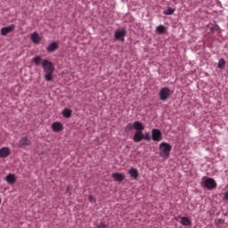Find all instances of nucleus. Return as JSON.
Listing matches in <instances>:
<instances>
[{"mask_svg":"<svg viewBox=\"0 0 228 228\" xmlns=\"http://www.w3.org/2000/svg\"><path fill=\"white\" fill-rule=\"evenodd\" d=\"M159 156L164 159H168L170 158V152H172V145L168 142H162L159 144Z\"/></svg>","mask_w":228,"mask_h":228,"instance_id":"nucleus-1","label":"nucleus"},{"mask_svg":"<svg viewBox=\"0 0 228 228\" xmlns=\"http://www.w3.org/2000/svg\"><path fill=\"white\" fill-rule=\"evenodd\" d=\"M172 94H174V91H172V89H170L169 87H162L159 92V96L160 101H163V102H165L166 101H168L170 97H172Z\"/></svg>","mask_w":228,"mask_h":228,"instance_id":"nucleus-2","label":"nucleus"},{"mask_svg":"<svg viewBox=\"0 0 228 228\" xmlns=\"http://www.w3.org/2000/svg\"><path fill=\"white\" fill-rule=\"evenodd\" d=\"M151 140H153V142H161L163 140V134H161V130L156 128L152 129Z\"/></svg>","mask_w":228,"mask_h":228,"instance_id":"nucleus-3","label":"nucleus"},{"mask_svg":"<svg viewBox=\"0 0 228 228\" xmlns=\"http://www.w3.org/2000/svg\"><path fill=\"white\" fill-rule=\"evenodd\" d=\"M204 186L207 188V190H215L216 188L217 183L216 181L214 180V178H206L204 181Z\"/></svg>","mask_w":228,"mask_h":228,"instance_id":"nucleus-4","label":"nucleus"},{"mask_svg":"<svg viewBox=\"0 0 228 228\" xmlns=\"http://www.w3.org/2000/svg\"><path fill=\"white\" fill-rule=\"evenodd\" d=\"M42 67L44 72H54V65L47 60L43 61Z\"/></svg>","mask_w":228,"mask_h":228,"instance_id":"nucleus-5","label":"nucleus"},{"mask_svg":"<svg viewBox=\"0 0 228 228\" xmlns=\"http://www.w3.org/2000/svg\"><path fill=\"white\" fill-rule=\"evenodd\" d=\"M126 31L125 28L118 29L116 30L114 37L116 40H121V42H125L124 37H126Z\"/></svg>","mask_w":228,"mask_h":228,"instance_id":"nucleus-6","label":"nucleus"},{"mask_svg":"<svg viewBox=\"0 0 228 228\" xmlns=\"http://www.w3.org/2000/svg\"><path fill=\"white\" fill-rule=\"evenodd\" d=\"M13 29H15V25L12 24L8 27L2 28L0 30V34L2 35V37H6V35H8V33H12Z\"/></svg>","mask_w":228,"mask_h":228,"instance_id":"nucleus-7","label":"nucleus"},{"mask_svg":"<svg viewBox=\"0 0 228 228\" xmlns=\"http://www.w3.org/2000/svg\"><path fill=\"white\" fill-rule=\"evenodd\" d=\"M133 140L135 143H139L143 140V132L136 131L133 136Z\"/></svg>","mask_w":228,"mask_h":228,"instance_id":"nucleus-8","label":"nucleus"},{"mask_svg":"<svg viewBox=\"0 0 228 228\" xmlns=\"http://www.w3.org/2000/svg\"><path fill=\"white\" fill-rule=\"evenodd\" d=\"M52 129L54 133H60V131L63 130V125L60 122H53L52 124Z\"/></svg>","mask_w":228,"mask_h":228,"instance_id":"nucleus-9","label":"nucleus"},{"mask_svg":"<svg viewBox=\"0 0 228 228\" xmlns=\"http://www.w3.org/2000/svg\"><path fill=\"white\" fill-rule=\"evenodd\" d=\"M58 47H60L58 43L56 41H53L50 45H48V46L46 47V51L48 53H54V51H56V49H58Z\"/></svg>","mask_w":228,"mask_h":228,"instance_id":"nucleus-10","label":"nucleus"},{"mask_svg":"<svg viewBox=\"0 0 228 228\" xmlns=\"http://www.w3.org/2000/svg\"><path fill=\"white\" fill-rule=\"evenodd\" d=\"M112 178L117 182V183H122L124 179H126V176L122 173H113L112 174Z\"/></svg>","mask_w":228,"mask_h":228,"instance_id":"nucleus-11","label":"nucleus"},{"mask_svg":"<svg viewBox=\"0 0 228 228\" xmlns=\"http://www.w3.org/2000/svg\"><path fill=\"white\" fill-rule=\"evenodd\" d=\"M30 40H32L33 44H40L42 37H40V35L37 34V32H34L30 36Z\"/></svg>","mask_w":228,"mask_h":228,"instance_id":"nucleus-12","label":"nucleus"},{"mask_svg":"<svg viewBox=\"0 0 228 228\" xmlns=\"http://www.w3.org/2000/svg\"><path fill=\"white\" fill-rule=\"evenodd\" d=\"M127 174H129L132 179H138V176L140 175V174L138 173V169H136L135 167H131L128 170Z\"/></svg>","mask_w":228,"mask_h":228,"instance_id":"nucleus-13","label":"nucleus"},{"mask_svg":"<svg viewBox=\"0 0 228 228\" xmlns=\"http://www.w3.org/2000/svg\"><path fill=\"white\" fill-rule=\"evenodd\" d=\"M10 156V148L3 147L0 149V158H8Z\"/></svg>","mask_w":228,"mask_h":228,"instance_id":"nucleus-14","label":"nucleus"},{"mask_svg":"<svg viewBox=\"0 0 228 228\" xmlns=\"http://www.w3.org/2000/svg\"><path fill=\"white\" fill-rule=\"evenodd\" d=\"M134 129H135V131L142 132L143 129H145V126H143V123H142L140 121H134Z\"/></svg>","mask_w":228,"mask_h":228,"instance_id":"nucleus-15","label":"nucleus"},{"mask_svg":"<svg viewBox=\"0 0 228 228\" xmlns=\"http://www.w3.org/2000/svg\"><path fill=\"white\" fill-rule=\"evenodd\" d=\"M20 147H26V145H31V140L28 137H21L20 139Z\"/></svg>","mask_w":228,"mask_h":228,"instance_id":"nucleus-16","label":"nucleus"},{"mask_svg":"<svg viewBox=\"0 0 228 228\" xmlns=\"http://www.w3.org/2000/svg\"><path fill=\"white\" fill-rule=\"evenodd\" d=\"M5 181L7 183H9L10 184H13V183H15V181H17V177H15V175L13 174H9L6 177H5Z\"/></svg>","mask_w":228,"mask_h":228,"instance_id":"nucleus-17","label":"nucleus"},{"mask_svg":"<svg viewBox=\"0 0 228 228\" xmlns=\"http://www.w3.org/2000/svg\"><path fill=\"white\" fill-rule=\"evenodd\" d=\"M62 116L64 117V118H70V117H72V110L67 108L63 109Z\"/></svg>","mask_w":228,"mask_h":228,"instance_id":"nucleus-18","label":"nucleus"},{"mask_svg":"<svg viewBox=\"0 0 228 228\" xmlns=\"http://www.w3.org/2000/svg\"><path fill=\"white\" fill-rule=\"evenodd\" d=\"M181 219L180 224H182V225H191V221L190 220V218L183 216V217H179Z\"/></svg>","mask_w":228,"mask_h":228,"instance_id":"nucleus-19","label":"nucleus"},{"mask_svg":"<svg viewBox=\"0 0 228 228\" xmlns=\"http://www.w3.org/2000/svg\"><path fill=\"white\" fill-rule=\"evenodd\" d=\"M156 31L157 33H159V35H163L167 31V27H165L164 25H159L156 28Z\"/></svg>","mask_w":228,"mask_h":228,"instance_id":"nucleus-20","label":"nucleus"},{"mask_svg":"<svg viewBox=\"0 0 228 228\" xmlns=\"http://www.w3.org/2000/svg\"><path fill=\"white\" fill-rule=\"evenodd\" d=\"M174 12H175V9L172 7H167L163 11L164 15H174Z\"/></svg>","mask_w":228,"mask_h":228,"instance_id":"nucleus-21","label":"nucleus"},{"mask_svg":"<svg viewBox=\"0 0 228 228\" xmlns=\"http://www.w3.org/2000/svg\"><path fill=\"white\" fill-rule=\"evenodd\" d=\"M54 71H48V72H45V81H53V73Z\"/></svg>","mask_w":228,"mask_h":228,"instance_id":"nucleus-22","label":"nucleus"},{"mask_svg":"<svg viewBox=\"0 0 228 228\" xmlns=\"http://www.w3.org/2000/svg\"><path fill=\"white\" fill-rule=\"evenodd\" d=\"M33 63H35V65L38 66L40 65V63H42V57L40 56H36L32 59Z\"/></svg>","mask_w":228,"mask_h":228,"instance_id":"nucleus-23","label":"nucleus"},{"mask_svg":"<svg viewBox=\"0 0 228 228\" xmlns=\"http://www.w3.org/2000/svg\"><path fill=\"white\" fill-rule=\"evenodd\" d=\"M217 69H225V60L220 59L218 61Z\"/></svg>","mask_w":228,"mask_h":228,"instance_id":"nucleus-24","label":"nucleus"},{"mask_svg":"<svg viewBox=\"0 0 228 228\" xmlns=\"http://www.w3.org/2000/svg\"><path fill=\"white\" fill-rule=\"evenodd\" d=\"M133 129H134V124L128 123V124L126 126V127H125L126 133H128V131H131V130H133Z\"/></svg>","mask_w":228,"mask_h":228,"instance_id":"nucleus-25","label":"nucleus"},{"mask_svg":"<svg viewBox=\"0 0 228 228\" xmlns=\"http://www.w3.org/2000/svg\"><path fill=\"white\" fill-rule=\"evenodd\" d=\"M97 228H106L107 225L104 224V222H100L98 224H96Z\"/></svg>","mask_w":228,"mask_h":228,"instance_id":"nucleus-26","label":"nucleus"},{"mask_svg":"<svg viewBox=\"0 0 228 228\" xmlns=\"http://www.w3.org/2000/svg\"><path fill=\"white\" fill-rule=\"evenodd\" d=\"M143 140H151V135L149 134V132H146L145 134H143Z\"/></svg>","mask_w":228,"mask_h":228,"instance_id":"nucleus-27","label":"nucleus"},{"mask_svg":"<svg viewBox=\"0 0 228 228\" xmlns=\"http://www.w3.org/2000/svg\"><path fill=\"white\" fill-rule=\"evenodd\" d=\"M224 200H228V191L224 194Z\"/></svg>","mask_w":228,"mask_h":228,"instance_id":"nucleus-28","label":"nucleus"},{"mask_svg":"<svg viewBox=\"0 0 228 228\" xmlns=\"http://www.w3.org/2000/svg\"><path fill=\"white\" fill-rule=\"evenodd\" d=\"M215 29H216V31H218V29H220V26H218V25H215Z\"/></svg>","mask_w":228,"mask_h":228,"instance_id":"nucleus-29","label":"nucleus"},{"mask_svg":"<svg viewBox=\"0 0 228 228\" xmlns=\"http://www.w3.org/2000/svg\"><path fill=\"white\" fill-rule=\"evenodd\" d=\"M89 200H92V196H89Z\"/></svg>","mask_w":228,"mask_h":228,"instance_id":"nucleus-30","label":"nucleus"}]
</instances>
